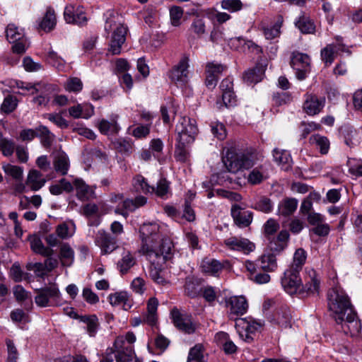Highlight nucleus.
I'll return each instance as SVG.
<instances>
[{"instance_id": "obj_29", "label": "nucleus", "mask_w": 362, "mask_h": 362, "mask_svg": "<svg viewBox=\"0 0 362 362\" xmlns=\"http://www.w3.org/2000/svg\"><path fill=\"white\" fill-rule=\"evenodd\" d=\"M59 258L63 267H71L74 264L75 252L69 243H62L59 245Z\"/></svg>"}, {"instance_id": "obj_59", "label": "nucleus", "mask_w": 362, "mask_h": 362, "mask_svg": "<svg viewBox=\"0 0 362 362\" xmlns=\"http://www.w3.org/2000/svg\"><path fill=\"white\" fill-rule=\"evenodd\" d=\"M211 133L216 136L218 140H223L226 137V129L223 124L214 122L211 124Z\"/></svg>"}, {"instance_id": "obj_8", "label": "nucleus", "mask_w": 362, "mask_h": 362, "mask_svg": "<svg viewBox=\"0 0 362 362\" xmlns=\"http://www.w3.org/2000/svg\"><path fill=\"white\" fill-rule=\"evenodd\" d=\"M310 58L307 54L293 52L291 59V66L296 71V78L303 81L310 72Z\"/></svg>"}, {"instance_id": "obj_40", "label": "nucleus", "mask_w": 362, "mask_h": 362, "mask_svg": "<svg viewBox=\"0 0 362 362\" xmlns=\"http://www.w3.org/2000/svg\"><path fill=\"white\" fill-rule=\"evenodd\" d=\"M267 175L263 165L255 168L249 173L247 177V181L252 185H259L263 180L267 179Z\"/></svg>"}, {"instance_id": "obj_5", "label": "nucleus", "mask_w": 362, "mask_h": 362, "mask_svg": "<svg viewBox=\"0 0 362 362\" xmlns=\"http://www.w3.org/2000/svg\"><path fill=\"white\" fill-rule=\"evenodd\" d=\"M136 337L133 332H129L125 336H119L113 344L115 351L116 362H140L136 357L133 344Z\"/></svg>"}, {"instance_id": "obj_41", "label": "nucleus", "mask_w": 362, "mask_h": 362, "mask_svg": "<svg viewBox=\"0 0 362 362\" xmlns=\"http://www.w3.org/2000/svg\"><path fill=\"white\" fill-rule=\"evenodd\" d=\"M187 362H207L204 354V346L201 344L191 348L188 354Z\"/></svg>"}, {"instance_id": "obj_39", "label": "nucleus", "mask_w": 362, "mask_h": 362, "mask_svg": "<svg viewBox=\"0 0 362 362\" xmlns=\"http://www.w3.org/2000/svg\"><path fill=\"white\" fill-rule=\"evenodd\" d=\"M264 75V69L261 66H256L246 71L244 74L243 79L248 83H257L262 80Z\"/></svg>"}, {"instance_id": "obj_23", "label": "nucleus", "mask_w": 362, "mask_h": 362, "mask_svg": "<svg viewBox=\"0 0 362 362\" xmlns=\"http://www.w3.org/2000/svg\"><path fill=\"white\" fill-rule=\"evenodd\" d=\"M230 213L235 223L239 227H247L252 223V213L243 210L238 204L232 206Z\"/></svg>"}, {"instance_id": "obj_61", "label": "nucleus", "mask_w": 362, "mask_h": 362, "mask_svg": "<svg viewBox=\"0 0 362 362\" xmlns=\"http://www.w3.org/2000/svg\"><path fill=\"white\" fill-rule=\"evenodd\" d=\"M150 129L151 123L140 124L132 129V135L136 139H144L150 134Z\"/></svg>"}, {"instance_id": "obj_63", "label": "nucleus", "mask_w": 362, "mask_h": 362, "mask_svg": "<svg viewBox=\"0 0 362 362\" xmlns=\"http://www.w3.org/2000/svg\"><path fill=\"white\" fill-rule=\"evenodd\" d=\"M16 146L11 139L1 138V153L4 156H11L13 155Z\"/></svg>"}, {"instance_id": "obj_11", "label": "nucleus", "mask_w": 362, "mask_h": 362, "mask_svg": "<svg viewBox=\"0 0 362 362\" xmlns=\"http://www.w3.org/2000/svg\"><path fill=\"white\" fill-rule=\"evenodd\" d=\"M226 307L229 309L228 315L230 319H238V316L243 315L248 310V303L246 298L243 296H231L226 300Z\"/></svg>"}, {"instance_id": "obj_25", "label": "nucleus", "mask_w": 362, "mask_h": 362, "mask_svg": "<svg viewBox=\"0 0 362 362\" xmlns=\"http://www.w3.org/2000/svg\"><path fill=\"white\" fill-rule=\"evenodd\" d=\"M202 271L209 275L218 276L224 268L223 262L212 259L204 258L201 263Z\"/></svg>"}, {"instance_id": "obj_34", "label": "nucleus", "mask_w": 362, "mask_h": 362, "mask_svg": "<svg viewBox=\"0 0 362 362\" xmlns=\"http://www.w3.org/2000/svg\"><path fill=\"white\" fill-rule=\"evenodd\" d=\"M57 23V19L54 10L48 8L44 17L39 21L38 30L46 33L54 29Z\"/></svg>"}, {"instance_id": "obj_62", "label": "nucleus", "mask_w": 362, "mask_h": 362, "mask_svg": "<svg viewBox=\"0 0 362 362\" xmlns=\"http://www.w3.org/2000/svg\"><path fill=\"white\" fill-rule=\"evenodd\" d=\"M64 87L68 91L78 93L82 90L83 83L78 78H71L67 80Z\"/></svg>"}, {"instance_id": "obj_49", "label": "nucleus", "mask_w": 362, "mask_h": 362, "mask_svg": "<svg viewBox=\"0 0 362 362\" xmlns=\"http://www.w3.org/2000/svg\"><path fill=\"white\" fill-rule=\"evenodd\" d=\"M306 257V252L303 249H297L293 255V263L289 267L296 269L298 271H300L302 266L305 262Z\"/></svg>"}, {"instance_id": "obj_58", "label": "nucleus", "mask_w": 362, "mask_h": 362, "mask_svg": "<svg viewBox=\"0 0 362 362\" xmlns=\"http://www.w3.org/2000/svg\"><path fill=\"white\" fill-rule=\"evenodd\" d=\"M226 69V66L218 63L209 62L206 65V73L218 78L221 73Z\"/></svg>"}, {"instance_id": "obj_17", "label": "nucleus", "mask_w": 362, "mask_h": 362, "mask_svg": "<svg viewBox=\"0 0 362 362\" xmlns=\"http://www.w3.org/2000/svg\"><path fill=\"white\" fill-rule=\"evenodd\" d=\"M64 17L66 23L78 25H85L88 21L83 8L80 6L75 8L72 4L65 7Z\"/></svg>"}, {"instance_id": "obj_57", "label": "nucleus", "mask_w": 362, "mask_h": 362, "mask_svg": "<svg viewBox=\"0 0 362 362\" xmlns=\"http://www.w3.org/2000/svg\"><path fill=\"white\" fill-rule=\"evenodd\" d=\"M254 208L264 213H269L273 209V204L269 198L262 197L255 202Z\"/></svg>"}, {"instance_id": "obj_64", "label": "nucleus", "mask_w": 362, "mask_h": 362, "mask_svg": "<svg viewBox=\"0 0 362 362\" xmlns=\"http://www.w3.org/2000/svg\"><path fill=\"white\" fill-rule=\"evenodd\" d=\"M349 172L355 176H362V164L355 158H349L347 160Z\"/></svg>"}, {"instance_id": "obj_14", "label": "nucleus", "mask_w": 362, "mask_h": 362, "mask_svg": "<svg viewBox=\"0 0 362 362\" xmlns=\"http://www.w3.org/2000/svg\"><path fill=\"white\" fill-rule=\"evenodd\" d=\"M303 284L301 285L302 295L315 294L318 293L320 288V280L316 272L312 268H305L303 274Z\"/></svg>"}, {"instance_id": "obj_20", "label": "nucleus", "mask_w": 362, "mask_h": 362, "mask_svg": "<svg viewBox=\"0 0 362 362\" xmlns=\"http://www.w3.org/2000/svg\"><path fill=\"white\" fill-rule=\"evenodd\" d=\"M288 238L289 233L288 230H282L276 235L272 236L264 241L271 251L280 252L286 247Z\"/></svg>"}, {"instance_id": "obj_15", "label": "nucleus", "mask_w": 362, "mask_h": 362, "mask_svg": "<svg viewBox=\"0 0 362 362\" xmlns=\"http://www.w3.org/2000/svg\"><path fill=\"white\" fill-rule=\"evenodd\" d=\"M226 247L231 250L249 254L255 249V245L247 238L232 236L224 240Z\"/></svg>"}, {"instance_id": "obj_28", "label": "nucleus", "mask_w": 362, "mask_h": 362, "mask_svg": "<svg viewBox=\"0 0 362 362\" xmlns=\"http://www.w3.org/2000/svg\"><path fill=\"white\" fill-rule=\"evenodd\" d=\"M274 161L281 166V169L288 171L292 167V158L290 153L284 149L274 148L273 150Z\"/></svg>"}, {"instance_id": "obj_2", "label": "nucleus", "mask_w": 362, "mask_h": 362, "mask_svg": "<svg viewBox=\"0 0 362 362\" xmlns=\"http://www.w3.org/2000/svg\"><path fill=\"white\" fill-rule=\"evenodd\" d=\"M328 308L331 316L346 334H358L361 324L350 302L349 298L340 288H332L327 293Z\"/></svg>"}, {"instance_id": "obj_48", "label": "nucleus", "mask_w": 362, "mask_h": 362, "mask_svg": "<svg viewBox=\"0 0 362 362\" xmlns=\"http://www.w3.org/2000/svg\"><path fill=\"white\" fill-rule=\"evenodd\" d=\"M277 323L282 327L287 328L291 326V315L288 308H282L276 315Z\"/></svg>"}, {"instance_id": "obj_55", "label": "nucleus", "mask_w": 362, "mask_h": 362, "mask_svg": "<svg viewBox=\"0 0 362 362\" xmlns=\"http://www.w3.org/2000/svg\"><path fill=\"white\" fill-rule=\"evenodd\" d=\"M47 60L49 64L58 70H62L64 67L65 61L54 51L48 52Z\"/></svg>"}, {"instance_id": "obj_4", "label": "nucleus", "mask_w": 362, "mask_h": 362, "mask_svg": "<svg viewBox=\"0 0 362 362\" xmlns=\"http://www.w3.org/2000/svg\"><path fill=\"white\" fill-rule=\"evenodd\" d=\"M223 162L228 173L235 174L241 170H247L255 165L253 156L251 154L238 153L233 148H228Z\"/></svg>"}, {"instance_id": "obj_53", "label": "nucleus", "mask_w": 362, "mask_h": 362, "mask_svg": "<svg viewBox=\"0 0 362 362\" xmlns=\"http://www.w3.org/2000/svg\"><path fill=\"white\" fill-rule=\"evenodd\" d=\"M5 342L7 351L6 362H16L19 354L15 344L10 339H6Z\"/></svg>"}, {"instance_id": "obj_9", "label": "nucleus", "mask_w": 362, "mask_h": 362, "mask_svg": "<svg viewBox=\"0 0 362 362\" xmlns=\"http://www.w3.org/2000/svg\"><path fill=\"white\" fill-rule=\"evenodd\" d=\"M300 271L293 268H288L284 273L281 283L284 291L290 295L300 292L303 280L299 276Z\"/></svg>"}, {"instance_id": "obj_32", "label": "nucleus", "mask_w": 362, "mask_h": 362, "mask_svg": "<svg viewBox=\"0 0 362 362\" xmlns=\"http://www.w3.org/2000/svg\"><path fill=\"white\" fill-rule=\"evenodd\" d=\"M295 25L301 33L305 34H311L315 30L314 22L305 12H301L299 17L296 20Z\"/></svg>"}, {"instance_id": "obj_46", "label": "nucleus", "mask_w": 362, "mask_h": 362, "mask_svg": "<svg viewBox=\"0 0 362 362\" xmlns=\"http://www.w3.org/2000/svg\"><path fill=\"white\" fill-rule=\"evenodd\" d=\"M18 100L16 95L8 94L1 103V112L9 114L13 112L18 107Z\"/></svg>"}, {"instance_id": "obj_27", "label": "nucleus", "mask_w": 362, "mask_h": 362, "mask_svg": "<svg viewBox=\"0 0 362 362\" xmlns=\"http://www.w3.org/2000/svg\"><path fill=\"white\" fill-rule=\"evenodd\" d=\"M28 240L30 242V248L33 252L43 257H49L53 255L54 250L49 247L45 246L42 240L37 235H30Z\"/></svg>"}, {"instance_id": "obj_52", "label": "nucleus", "mask_w": 362, "mask_h": 362, "mask_svg": "<svg viewBox=\"0 0 362 362\" xmlns=\"http://www.w3.org/2000/svg\"><path fill=\"white\" fill-rule=\"evenodd\" d=\"M345 144L349 146L353 147L358 143V140L356 138V131L351 127H346L342 130Z\"/></svg>"}, {"instance_id": "obj_43", "label": "nucleus", "mask_w": 362, "mask_h": 362, "mask_svg": "<svg viewBox=\"0 0 362 362\" xmlns=\"http://www.w3.org/2000/svg\"><path fill=\"white\" fill-rule=\"evenodd\" d=\"M280 226L279 222L274 218H269L263 225L262 233L264 240L270 237L276 235V233L279 229Z\"/></svg>"}, {"instance_id": "obj_50", "label": "nucleus", "mask_w": 362, "mask_h": 362, "mask_svg": "<svg viewBox=\"0 0 362 362\" xmlns=\"http://www.w3.org/2000/svg\"><path fill=\"white\" fill-rule=\"evenodd\" d=\"M47 87L48 85L42 82H37L35 83H26L21 82V85H18L19 88L31 91L32 94H35L39 92L43 93V90H47Z\"/></svg>"}, {"instance_id": "obj_30", "label": "nucleus", "mask_w": 362, "mask_h": 362, "mask_svg": "<svg viewBox=\"0 0 362 362\" xmlns=\"http://www.w3.org/2000/svg\"><path fill=\"white\" fill-rule=\"evenodd\" d=\"M77 197L81 201H86L94 197V191L87 185L82 179L76 178L74 181Z\"/></svg>"}, {"instance_id": "obj_35", "label": "nucleus", "mask_w": 362, "mask_h": 362, "mask_svg": "<svg viewBox=\"0 0 362 362\" xmlns=\"http://www.w3.org/2000/svg\"><path fill=\"white\" fill-rule=\"evenodd\" d=\"M258 265L260 270L266 272H273L277 268V262L275 255L272 253L262 255L258 260Z\"/></svg>"}, {"instance_id": "obj_13", "label": "nucleus", "mask_w": 362, "mask_h": 362, "mask_svg": "<svg viewBox=\"0 0 362 362\" xmlns=\"http://www.w3.org/2000/svg\"><path fill=\"white\" fill-rule=\"evenodd\" d=\"M171 317L174 325L186 334H192L196 330V325L189 315L182 314L177 308L171 310Z\"/></svg>"}, {"instance_id": "obj_33", "label": "nucleus", "mask_w": 362, "mask_h": 362, "mask_svg": "<svg viewBox=\"0 0 362 362\" xmlns=\"http://www.w3.org/2000/svg\"><path fill=\"white\" fill-rule=\"evenodd\" d=\"M45 182L46 180L42 177V175L40 171L37 170L29 171L26 185L29 186L33 191L39 190L45 185Z\"/></svg>"}, {"instance_id": "obj_10", "label": "nucleus", "mask_w": 362, "mask_h": 362, "mask_svg": "<svg viewBox=\"0 0 362 362\" xmlns=\"http://www.w3.org/2000/svg\"><path fill=\"white\" fill-rule=\"evenodd\" d=\"M59 296L58 287L55 284H52L37 290L35 302L37 306L41 308L52 306L57 303Z\"/></svg>"}, {"instance_id": "obj_7", "label": "nucleus", "mask_w": 362, "mask_h": 362, "mask_svg": "<svg viewBox=\"0 0 362 362\" xmlns=\"http://www.w3.org/2000/svg\"><path fill=\"white\" fill-rule=\"evenodd\" d=\"M177 140L182 142H193L198 132L195 119L182 117L176 125Z\"/></svg>"}, {"instance_id": "obj_56", "label": "nucleus", "mask_w": 362, "mask_h": 362, "mask_svg": "<svg viewBox=\"0 0 362 362\" xmlns=\"http://www.w3.org/2000/svg\"><path fill=\"white\" fill-rule=\"evenodd\" d=\"M184 11L180 6H173L170 9V21L173 26H179L183 16Z\"/></svg>"}, {"instance_id": "obj_3", "label": "nucleus", "mask_w": 362, "mask_h": 362, "mask_svg": "<svg viewBox=\"0 0 362 362\" xmlns=\"http://www.w3.org/2000/svg\"><path fill=\"white\" fill-rule=\"evenodd\" d=\"M104 30L105 37L110 39L108 52L112 55L119 54L126 41L127 28L112 16L105 21Z\"/></svg>"}, {"instance_id": "obj_1", "label": "nucleus", "mask_w": 362, "mask_h": 362, "mask_svg": "<svg viewBox=\"0 0 362 362\" xmlns=\"http://www.w3.org/2000/svg\"><path fill=\"white\" fill-rule=\"evenodd\" d=\"M156 222L143 223L139 229L141 247L139 252L150 262L160 264L170 258L173 247L172 241L162 235Z\"/></svg>"}, {"instance_id": "obj_18", "label": "nucleus", "mask_w": 362, "mask_h": 362, "mask_svg": "<svg viewBox=\"0 0 362 362\" xmlns=\"http://www.w3.org/2000/svg\"><path fill=\"white\" fill-rule=\"evenodd\" d=\"M118 115H112L109 119H102L98 121L97 127L100 132L106 136H116L121 130V127L117 122Z\"/></svg>"}, {"instance_id": "obj_44", "label": "nucleus", "mask_w": 362, "mask_h": 362, "mask_svg": "<svg viewBox=\"0 0 362 362\" xmlns=\"http://www.w3.org/2000/svg\"><path fill=\"white\" fill-rule=\"evenodd\" d=\"M37 136L41 139V143L45 147H49L54 140V135L45 126L37 127Z\"/></svg>"}, {"instance_id": "obj_47", "label": "nucleus", "mask_w": 362, "mask_h": 362, "mask_svg": "<svg viewBox=\"0 0 362 362\" xmlns=\"http://www.w3.org/2000/svg\"><path fill=\"white\" fill-rule=\"evenodd\" d=\"M190 142H182V141L177 140L175 145V157L177 160L185 163L189 158V151L186 148V146Z\"/></svg>"}, {"instance_id": "obj_45", "label": "nucleus", "mask_w": 362, "mask_h": 362, "mask_svg": "<svg viewBox=\"0 0 362 362\" xmlns=\"http://www.w3.org/2000/svg\"><path fill=\"white\" fill-rule=\"evenodd\" d=\"M133 187L135 191L147 194L154 192V187H151L146 182V179L140 175H136L133 180Z\"/></svg>"}, {"instance_id": "obj_54", "label": "nucleus", "mask_w": 362, "mask_h": 362, "mask_svg": "<svg viewBox=\"0 0 362 362\" xmlns=\"http://www.w3.org/2000/svg\"><path fill=\"white\" fill-rule=\"evenodd\" d=\"M240 178L230 176L227 173H221L218 175V182L222 185L233 187L235 185H237L240 186Z\"/></svg>"}, {"instance_id": "obj_42", "label": "nucleus", "mask_w": 362, "mask_h": 362, "mask_svg": "<svg viewBox=\"0 0 362 362\" xmlns=\"http://www.w3.org/2000/svg\"><path fill=\"white\" fill-rule=\"evenodd\" d=\"M151 266L149 270V275L151 279L156 284L160 285H165L168 283V281L162 276L161 267L165 262H162L160 264H157L153 262H150Z\"/></svg>"}, {"instance_id": "obj_22", "label": "nucleus", "mask_w": 362, "mask_h": 362, "mask_svg": "<svg viewBox=\"0 0 362 362\" xmlns=\"http://www.w3.org/2000/svg\"><path fill=\"white\" fill-rule=\"evenodd\" d=\"M303 103V110L309 115L318 114L325 105V98H319L315 95L306 94Z\"/></svg>"}, {"instance_id": "obj_60", "label": "nucleus", "mask_w": 362, "mask_h": 362, "mask_svg": "<svg viewBox=\"0 0 362 362\" xmlns=\"http://www.w3.org/2000/svg\"><path fill=\"white\" fill-rule=\"evenodd\" d=\"M334 47L327 45L321 50V57L322 61L326 65H330L334 60Z\"/></svg>"}, {"instance_id": "obj_26", "label": "nucleus", "mask_w": 362, "mask_h": 362, "mask_svg": "<svg viewBox=\"0 0 362 362\" xmlns=\"http://www.w3.org/2000/svg\"><path fill=\"white\" fill-rule=\"evenodd\" d=\"M159 303L156 298L152 297L147 302V311L143 315V322L153 326L158 320L157 310Z\"/></svg>"}, {"instance_id": "obj_24", "label": "nucleus", "mask_w": 362, "mask_h": 362, "mask_svg": "<svg viewBox=\"0 0 362 362\" xmlns=\"http://www.w3.org/2000/svg\"><path fill=\"white\" fill-rule=\"evenodd\" d=\"M230 45L231 47L240 49L242 52H250L257 54L262 52L261 47L253 41L245 40L241 37L230 39Z\"/></svg>"}, {"instance_id": "obj_36", "label": "nucleus", "mask_w": 362, "mask_h": 362, "mask_svg": "<svg viewBox=\"0 0 362 362\" xmlns=\"http://www.w3.org/2000/svg\"><path fill=\"white\" fill-rule=\"evenodd\" d=\"M79 320L86 325V329L88 335L93 337L96 335L99 327L98 318L96 315H81L78 317Z\"/></svg>"}, {"instance_id": "obj_6", "label": "nucleus", "mask_w": 362, "mask_h": 362, "mask_svg": "<svg viewBox=\"0 0 362 362\" xmlns=\"http://www.w3.org/2000/svg\"><path fill=\"white\" fill-rule=\"evenodd\" d=\"M6 38L12 44L11 50L13 53L23 54L30 46V42L25 35L24 30L13 23H10L5 30Z\"/></svg>"}, {"instance_id": "obj_12", "label": "nucleus", "mask_w": 362, "mask_h": 362, "mask_svg": "<svg viewBox=\"0 0 362 362\" xmlns=\"http://www.w3.org/2000/svg\"><path fill=\"white\" fill-rule=\"evenodd\" d=\"M189 59L187 57H182L178 64L175 65L169 72L168 76L170 80L181 85L185 84L189 78Z\"/></svg>"}, {"instance_id": "obj_16", "label": "nucleus", "mask_w": 362, "mask_h": 362, "mask_svg": "<svg viewBox=\"0 0 362 362\" xmlns=\"http://www.w3.org/2000/svg\"><path fill=\"white\" fill-rule=\"evenodd\" d=\"M95 242L103 255L110 254L117 247L116 239L103 230L98 231Z\"/></svg>"}, {"instance_id": "obj_21", "label": "nucleus", "mask_w": 362, "mask_h": 362, "mask_svg": "<svg viewBox=\"0 0 362 362\" xmlns=\"http://www.w3.org/2000/svg\"><path fill=\"white\" fill-rule=\"evenodd\" d=\"M146 202L147 199L144 196H138L134 199H127L123 201L122 209L117 208L115 212L117 214L122 215L124 218H127L129 212H133L136 209L144 206Z\"/></svg>"}, {"instance_id": "obj_38", "label": "nucleus", "mask_w": 362, "mask_h": 362, "mask_svg": "<svg viewBox=\"0 0 362 362\" xmlns=\"http://www.w3.org/2000/svg\"><path fill=\"white\" fill-rule=\"evenodd\" d=\"M297 206V199L294 198H286L279 203L278 212L280 215L287 216L292 214L296 210Z\"/></svg>"}, {"instance_id": "obj_31", "label": "nucleus", "mask_w": 362, "mask_h": 362, "mask_svg": "<svg viewBox=\"0 0 362 362\" xmlns=\"http://www.w3.org/2000/svg\"><path fill=\"white\" fill-rule=\"evenodd\" d=\"M136 258L132 252L126 249H123L122 258L117 262V269L122 274L127 272L136 264Z\"/></svg>"}, {"instance_id": "obj_19", "label": "nucleus", "mask_w": 362, "mask_h": 362, "mask_svg": "<svg viewBox=\"0 0 362 362\" xmlns=\"http://www.w3.org/2000/svg\"><path fill=\"white\" fill-rule=\"evenodd\" d=\"M235 325L242 327L246 332L245 340L250 342L252 340L250 334L258 332L264 325V322L255 320L252 318H238L235 319Z\"/></svg>"}, {"instance_id": "obj_51", "label": "nucleus", "mask_w": 362, "mask_h": 362, "mask_svg": "<svg viewBox=\"0 0 362 362\" xmlns=\"http://www.w3.org/2000/svg\"><path fill=\"white\" fill-rule=\"evenodd\" d=\"M190 30L201 38L206 33V24L203 18H197L193 20Z\"/></svg>"}, {"instance_id": "obj_37", "label": "nucleus", "mask_w": 362, "mask_h": 362, "mask_svg": "<svg viewBox=\"0 0 362 362\" xmlns=\"http://www.w3.org/2000/svg\"><path fill=\"white\" fill-rule=\"evenodd\" d=\"M53 164L57 173L62 175L67 174L70 165L69 159L64 152H60L55 156Z\"/></svg>"}]
</instances>
